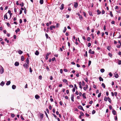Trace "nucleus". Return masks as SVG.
<instances>
[{
    "instance_id": "f3484780",
    "label": "nucleus",
    "mask_w": 121,
    "mask_h": 121,
    "mask_svg": "<svg viewBox=\"0 0 121 121\" xmlns=\"http://www.w3.org/2000/svg\"><path fill=\"white\" fill-rule=\"evenodd\" d=\"M4 84V82L3 81H2L0 83V85L2 86H3Z\"/></svg>"
},
{
    "instance_id": "6ab92c4d",
    "label": "nucleus",
    "mask_w": 121,
    "mask_h": 121,
    "mask_svg": "<svg viewBox=\"0 0 121 121\" xmlns=\"http://www.w3.org/2000/svg\"><path fill=\"white\" fill-rule=\"evenodd\" d=\"M97 12L98 13L97 14L98 15L99 14L101 13V11L98 9L97 10Z\"/></svg>"
},
{
    "instance_id": "a211bd4d",
    "label": "nucleus",
    "mask_w": 121,
    "mask_h": 121,
    "mask_svg": "<svg viewBox=\"0 0 121 121\" xmlns=\"http://www.w3.org/2000/svg\"><path fill=\"white\" fill-rule=\"evenodd\" d=\"M43 114L42 113L40 114V117L42 119L43 117Z\"/></svg>"
},
{
    "instance_id": "7c9ffc66",
    "label": "nucleus",
    "mask_w": 121,
    "mask_h": 121,
    "mask_svg": "<svg viewBox=\"0 0 121 121\" xmlns=\"http://www.w3.org/2000/svg\"><path fill=\"white\" fill-rule=\"evenodd\" d=\"M63 82H64L66 83L67 82V81L66 79H64L63 80Z\"/></svg>"
},
{
    "instance_id": "393cba45",
    "label": "nucleus",
    "mask_w": 121,
    "mask_h": 121,
    "mask_svg": "<svg viewBox=\"0 0 121 121\" xmlns=\"http://www.w3.org/2000/svg\"><path fill=\"white\" fill-rule=\"evenodd\" d=\"M108 100L110 103H111V99L109 97L108 98Z\"/></svg>"
},
{
    "instance_id": "20e7f679",
    "label": "nucleus",
    "mask_w": 121,
    "mask_h": 121,
    "mask_svg": "<svg viewBox=\"0 0 121 121\" xmlns=\"http://www.w3.org/2000/svg\"><path fill=\"white\" fill-rule=\"evenodd\" d=\"M74 97V95L73 94H72L71 95V100L72 102L74 101V99H73Z\"/></svg>"
},
{
    "instance_id": "39448f33",
    "label": "nucleus",
    "mask_w": 121,
    "mask_h": 121,
    "mask_svg": "<svg viewBox=\"0 0 121 121\" xmlns=\"http://www.w3.org/2000/svg\"><path fill=\"white\" fill-rule=\"evenodd\" d=\"M35 98L37 99H38L40 98L39 96L38 95H36L35 96Z\"/></svg>"
},
{
    "instance_id": "a19ab883",
    "label": "nucleus",
    "mask_w": 121,
    "mask_h": 121,
    "mask_svg": "<svg viewBox=\"0 0 121 121\" xmlns=\"http://www.w3.org/2000/svg\"><path fill=\"white\" fill-rule=\"evenodd\" d=\"M101 94V93H99L98 95V98H99L100 97Z\"/></svg>"
},
{
    "instance_id": "ea45409f",
    "label": "nucleus",
    "mask_w": 121,
    "mask_h": 121,
    "mask_svg": "<svg viewBox=\"0 0 121 121\" xmlns=\"http://www.w3.org/2000/svg\"><path fill=\"white\" fill-rule=\"evenodd\" d=\"M95 110H93L92 111V114H95Z\"/></svg>"
},
{
    "instance_id": "0e129e2a",
    "label": "nucleus",
    "mask_w": 121,
    "mask_h": 121,
    "mask_svg": "<svg viewBox=\"0 0 121 121\" xmlns=\"http://www.w3.org/2000/svg\"><path fill=\"white\" fill-rule=\"evenodd\" d=\"M19 22H20V24L21 23H22V20L21 19H20Z\"/></svg>"
},
{
    "instance_id": "423d86ee",
    "label": "nucleus",
    "mask_w": 121,
    "mask_h": 121,
    "mask_svg": "<svg viewBox=\"0 0 121 121\" xmlns=\"http://www.w3.org/2000/svg\"><path fill=\"white\" fill-rule=\"evenodd\" d=\"M55 26H52L50 27V29L51 30H52L53 28H55Z\"/></svg>"
},
{
    "instance_id": "412c9836",
    "label": "nucleus",
    "mask_w": 121,
    "mask_h": 121,
    "mask_svg": "<svg viewBox=\"0 0 121 121\" xmlns=\"http://www.w3.org/2000/svg\"><path fill=\"white\" fill-rule=\"evenodd\" d=\"M99 79L100 81H103V79L101 77H99Z\"/></svg>"
},
{
    "instance_id": "69168bd1",
    "label": "nucleus",
    "mask_w": 121,
    "mask_h": 121,
    "mask_svg": "<svg viewBox=\"0 0 121 121\" xmlns=\"http://www.w3.org/2000/svg\"><path fill=\"white\" fill-rule=\"evenodd\" d=\"M114 94L115 96H116L117 95V92H115L114 93Z\"/></svg>"
},
{
    "instance_id": "6e6d98bb",
    "label": "nucleus",
    "mask_w": 121,
    "mask_h": 121,
    "mask_svg": "<svg viewBox=\"0 0 121 121\" xmlns=\"http://www.w3.org/2000/svg\"><path fill=\"white\" fill-rule=\"evenodd\" d=\"M55 59V57H54L53 58H52V61H54Z\"/></svg>"
},
{
    "instance_id": "5fc2aeb1",
    "label": "nucleus",
    "mask_w": 121,
    "mask_h": 121,
    "mask_svg": "<svg viewBox=\"0 0 121 121\" xmlns=\"http://www.w3.org/2000/svg\"><path fill=\"white\" fill-rule=\"evenodd\" d=\"M52 115H53L54 116L55 118L56 119L57 118V116L55 114H53Z\"/></svg>"
},
{
    "instance_id": "c9c22d12",
    "label": "nucleus",
    "mask_w": 121,
    "mask_h": 121,
    "mask_svg": "<svg viewBox=\"0 0 121 121\" xmlns=\"http://www.w3.org/2000/svg\"><path fill=\"white\" fill-rule=\"evenodd\" d=\"M48 54H47L46 55V58H45V59L46 60H47L48 58Z\"/></svg>"
},
{
    "instance_id": "09e8293b",
    "label": "nucleus",
    "mask_w": 121,
    "mask_h": 121,
    "mask_svg": "<svg viewBox=\"0 0 121 121\" xmlns=\"http://www.w3.org/2000/svg\"><path fill=\"white\" fill-rule=\"evenodd\" d=\"M91 61L89 60L88 62V65L89 66L91 64Z\"/></svg>"
},
{
    "instance_id": "0eeeda50",
    "label": "nucleus",
    "mask_w": 121,
    "mask_h": 121,
    "mask_svg": "<svg viewBox=\"0 0 121 121\" xmlns=\"http://www.w3.org/2000/svg\"><path fill=\"white\" fill-rule=\"evenodd\" d=\"M19 63L17 62H16L15 63L14 65L16 66H18L19 65Z\"/></svg>"
},
{
    "instance_id": "603ef678",
    "label": "nucleus",
    "mask_w": 121,
    "mask_h": 121,
    "mask_svg": "<svg viewBox=\"0 0 121 121\" xmlns=\"http://www.w3.org/2000/svg\"><path fill=\"white\" fill-rule=\"evenodd\" d=\"M117 47L118 48H120V46L119 45H117Z\"/></svg>"
},
{
    "instance_id": "58836bf2",
    "label": "nucleus",
    "mask_w": 121,
    "mask_h": 121,
    "mask_svg": "<svg viewBox=\"0 0 121 121\" xmlns=\"http://www.w3.org/2000/svg\"><path fill=\"white\" fill-rule=\"evenodd\" d=\"M107 49L108 50L110 51V47L109 46H108L107 47Z\"/></svg>"
},
{
    "instance_id": "8fccbe9b",
    "label": "nucleus",
    "mask_w": 121,
    "mask_h": 121,
    "mask_svg": "<svg viewBox=\"0 0 121 121\" xmlns=\"http://www.w3.org/2000/svg\"><path fill=\"white\" fill-rule=\"evenodd\" d=\"M91 45V44L90 43H89L88 44V47H90V46Z\"/></svg>"
},
{
    "instance_id": "774afa93",
    "label": "nucleus",
    "mask_w": 121,
    "mask_h": 121,
    "mask_svg": "<svg viewBox=\"0 0 121 121\" xmlns=\"http://www.w3.org/2000/svg\"><path fill=\"white\" fill-rule=\"evenodd\" d=\"M93 87L95 89H96V86L95 85H93Z\"/></svg>"
},
{
    "instance_id": "9d476101",
    "label": "nucleus",
    "mask_w": 121,
    "mask_h": 121,
    "mask_svg": "<svg viewBox=\"0 0 121 121\" xmlns=\"http://www.w3.org/2000/svg\"><path fill=\"white\" fill-rule=\"evenodd\" d=\"M17 51L18 53L20 54H21L23 53L22 51L20 50H19L18 51Z\"/></svg>"
},
{
    "instance_id": "de8ad7c7",
    "label": "nucleus",
    "mask_w": 121,
    "mask_h": 121,
    "mask_svg": "<svg viewBox=\"0 0 121 121\" xmlns=\"http://www.w3.org/2000/svg\"><path fill=\"white\" fill-rule=\"evenodd\" d=\"M45 36L46 37V38H48V34H47V33H46L45 34Z\"/></svg>"
},
{
    "instance_id": "1a4fd4ad",
    "label": "nucleus",
    "mask_w": 121,
    "mask_h": 121,
    "mask_svg": "<svg viewBox=\"0 0 121 121\" xmlns=\"http://www.w3.org/2000/svg\"><path fill=\"white\" fill-rule=\"evenodd\" d=\"M7 13H6L4 15V20L5 19V18L6 19H8V17L7 16Z\"/></svg>"
},
{
    "instance_id": "c756f323",
    "label": "nucleus",
    "mask_w": 121,
    "mask_h": 121,
    "mask_svg": "<svg viewBox=\"0 0 121 121\" xmlns=\"http://www.w3.org/2000/svg\"><path fill=\"white\" fill-rule=\"evenodd\" d=\"M78 108L81 110L82 109L83 107L81 105H79L78 106Z\"/></svg>"
},
{
    "instance_id": "cd10ccee",
    "label": "nucleus",
    "mask_w": 121,
    "mask_h": 121,
    "mask_svg": "<svg viewBox=\"0 0 121 121\" xmlns=\"http://www.w3.org/2000/svg\"><path fill=\"white\" fill-rule=\"evenodd\" d=\"M20 29L19 28H17V30H15V32L16 33H17L18 32H19L20 31Z\"/></svg>"
},
{
    "instance_id": "5701e85b",
    "label": "nucleus",
    "mask_w": 121,
    "mask_h": 121,
    "mask_svg": "<svg viewBox=\"0 0 121 121\" xmlns=\"http://www.w3.org/2000/svg\"><path fill=\"white\" fill-rule=\"evenodd\" d=\"M102 86L104 88H105V85L103 83H102Z\"/></svg>"
},
{
    "instance_id": "13d9d810",
    "label": "nucleus",
    "mask_w": 121,
    "mask_h": 121,
    "mask_svg": "<svg viewBox=\"0 0 121 121\" xmlns=\"http://www.w3.org/2000/svg\"><path fill=\"white\" fill-rule=\"evenodd\" d=\"M46 69L47 70H48V71H49V69L48 68V66H47L46 67Z\"/></svg>"
},
{
    "instance_id": "2eb2a0df",
    "label": "nucleus",
    "mask_w": 121,
    "mask_h": 121,
    "mask_svg": "<svg viewBox=\"0 0 121 121\" xmlns=\"http://www.w3.org/2000/svg\"><path fill=\"white\" fill-rule=\"evenodd\" d=\"M78 6V4L77 3H76L74 5V7L76 8H77Z\"/></svg>"
},
{
    "instance_id": "680f3d73",
    "label": "nucleus",
    "mask_w": 121,
    "mask_h": 121,
    "mask_svg": "<svg viewBox=\"0 0 121 121\" xmlns=\"http://www.w3.org/2000/svg\"><path fill=\"white\" fill-rule=\"evenodd\" d=\"M79 18L81 20V19H82L83 17L81 15L79 17Z\"/></svg>"
},
{
    "instance_id": "f8f14e48",
    "label": "nucleus",
    "mask_w": 121,
    "mask_h": 121,
    "mask_svg": "<svg viewBox=\"0 0 121 121\" xmlns=\"http://www.w3.org/2000/svg\"><path fill=\"white\" fill-rule=\"evenodd\" d=\"M64 8V4H62L61 5V8H60V9L62 10Z\"/></svg>"
},
{
    "instance_id": "c03bdc74",
    "label": "nucleus",
    "mask_w": 121,
    "mask_h": 121,
    "mask_svg": "<svg viewBox=\"0 0 121 121\" xmlns=\"http://www.w3.org/2000/svg\"><path fill=\"white\" fill-rule=\"evenodd\" d=\"M109 75L110 77H112V74L111 72H110L109 73Z\"/></svg>"
},
{
    "instance_id": "37998d69",
    "label": "nucleus",
    "mask_w": 121,
    "mask_h": 121,
    "mask_svg": "<svg viewBox=\"0 0 121 121\" xmlns=\"http://www.w3.org/2000/svg\"><path fill=\"white\" fill-rule=\"evenodd\" d=\"M39 78L40 80H41L42 78V76L41 75L39 76Z\"/></svg>"
},
{
    "instance_id": "a18cd8bd",
    "label": "nucleus",
    "mask_w": 121,
    "mask_h": 121,
    "mask_svg": "<svg viewBox=\"0 0 121 121\" xmlns=\"http://www.w3.org/2000/svg\"><path fill=\"white\" fill-rule=\"evenodd\" d=\"M84 56H86L87 57V51H86L85 52V54L84 55Z\"/></svg>"
},
{
    "instance_id": "a878e982",
    "label": "nucleus",
    "mask_w": 121,
    "mask_h": 121,
    "mask_svg": "<svg viewBox=\"0 0 121 121\" xmlns=\"http://www.w3.org/2000/svg\"><path fill=\"white\" fill-rule=\"evenodd\" d=\"M43 0H40V3L41 4H42L43 3Z\"/></svg>"
},
{
    "instance_id": "49530a36",
    "label": "nucleus",
    "mask_w": 121,
    "mask_h": 121,
    "mask_svg": "<svg viewBox=\"0 0 121 121\" xmlns=\"http://www.w3.org/2000/svg\"><path fill=\"white\" fill-rule=\"evenodd\" d=\"M32 69L31 67L30 68V73H32Z\"/></svg>"
},
{
    "instance_id": "e433bc0d",
    "label": "nucleus",
    "mask_w": 121,
    "mask_h": 121,
    "mask_svg": "<svg viewBox=\"0 0 121 121\" xmlns=\"http://www.w3.org/2000/svg\"><path fill=\"white\" fill-rule=\"evenodd\" d=\"M80 115L82 116H83L84 115V113H83L82 112H80Z\"/></svg>"
},
{
    "instance_id": "4be33fe9",
    "label": "nucleus",
    "mask_w": 121,
    "mask_h": 121,
    "mask_svg": "<svg viewBox=\"0 0 121 121\" xmlns=\"http://www.w3.org/2000/svg\"><path fill=\"white\" fill-rule=\"evenodd\" d=\"M67 29L66 27H65L64 28V30H63V32L64 33H65L66 30Z\"/></svg>"
},
{
    "instance_id": "72a5a7b5",
    "label": "nucleus",
    "mask_w": 121,
    "mask_h": 121,
    "mask_svg": "<svg viewBox=\"0 0 121 121\" xmlns=\"http://www.w3.org/2000/svg\"><path fill=\"white\" fill-rule=\"evenodd\" d=\"M108 99V98L106 96L104 97V100L105 101H106Z\"/></svg>"
},
{
    "instance_id": "052dcab7",
    "label": "nucleus",
    "mask_w": 121,
    "mask_h": 121,
    "mask_svg": "<svg viewBox=\"0 0 121 121\" xmlns=\"http://www.w3.org/2000/svg\"><path fill=\"white\" fill-rule=\"evenodd\" d=\"M74 88H75L76 89H77V87L76 85V84H75L74 85Z\"/></svg>"
},
{
    "instance_id": "f03ea898",
    "label": "nucleus",
    "mask_w": 121,
    "mask_h": 121,
    "mask_svg": "<svg viewBox=\"0 0 121 121\" xmlns=\"http://www.w3.org/2000/svg\"><path fill=\"white\" fill-rule=\"evenodd\" d=\"M89 53L91 54H94L95 52L94 51H92L91 49H90L89 51Z\"/></svg>"
},
{
    "instance_id": "3c124183",
    "label": "nucleus",
    "mask_w": 121,
    "mask_h": 121,
    "mask_svg": "<svg viewBox=\"0 0 121 121\" xmlns=\"http://www.w3.org/2000/svg\"><path fill=\"white\" fill-rule=\"evenodd\" d=\"M83 89L85 91H86V89L87 88V87H83Z\"/></svg>"
},
{
    "instance_id": "2f4dec72",
    "label": "nucleus",
    "mask_w": 121,
    "mask_h": 121,
    "mask_svg": "<svg viewBox=\"0 0 121 121\" xmlns=\"http://www.w3.org/2000/svg\"><path fill=\"white\" fill-rule=\"evenodd\" d=\"M118 77H119V75L117 74H116L115 75V77L116 78H118Z\"/></svg>"
},
{
    "instance_id": "bf43d9fd",
    "label": "nucleus",
    "mask_w": 121,
    "mask_h": 121,
    "mask_svg": "<svg viewBox=\"0 0 121 121\" xmlns=\"http://www.w3.org/2000/svg\"><path fill=\"white\" fill-rule=\"evenodd\" d=\"M83 14L84 15V16L85 17H86V15L85 13L84 12H83Z\"/></svg>"
},
{
    "instance_id": "864d4df0",
    "label": "nucleus",
    "mask_w": 121,
    "mask_h": 121,
    "mask_svg": "<svg viewBox=\"0 0 121 121\" xmlns=\"http://www.w3.org/2000/svg\"><path fill=\"white\" fill-rule=\"evenodd\" d=\"M118 64L119 65H120L121 64V60H119V62L118 63Z\"/></svg>"
},
{
    "instance_id": "473e14b6",
    "label": "nucleus",
    "mask_w": 121,
    "mask_h": 121,
    "mask_svg": "<svg viewBox=\"0 0 121 121\" xmlns=\"http://www.w3.org/2000/svg\"><path fill=\"white\" fill-rule=\"evenodd\" d=\"M110 14L112 17H113V16L112 13V12L111 11L110 12Z\"/></svg>"
},
{
    "instance_id": "dca6fc26",
    "label": "nucleus",
    "mask_w": 121,
    "mask_h": 121,
    "mask_svg": "<svg viewBox=\"0 0 121 121\" xmlns=\"http://www.w3.org/2000/svg\"><path fill=\"white\" fill-rule=\"evenodd\" d=\"M12 88L13 89H15L16 88V86L14 85H13L12 86Z\"/></svg>"
},
{
    "instance_id": "ddd939ff",
    "label": "nucleus",
    "mask_w": 121,
    "mask_h": 121,
    "mask_svg": "<svg viewBox=\"0 0 121 121\" xmlns=\"http://www.w3.org/2000/svg\"><path fill=\"white\" fill-rule=\"evenodd\" d=\"M39 53V52L37 50L36 51L35 53V54L37 56H38Z\"/></svg>"
},
{
    "instance_id": "e2e57ef3",
    "label": "nucleus",
    "mask_w": 121,
    "mask_h": 121,
    "mask_svg": "<svg viewBox=\"0 0 121 121\" xmlns=\"http://www.w3.org/2000/svg\"><path fill=\"white\" fill-rule=\"evenodd\" d=\"M78 94H79L78 92V91H76V93H75V94L77 95H78Z\"/></svg>"
},
{
    "instance_id": "338daca9",
    "label": "nucleus",
    "mask_w": 121,
    "mask_h": 121,
    "mask_svg": "<svg viewBox=\"0 0 121 121\" xmlns=\"http://www.w3.org/2000/svg\"><path fill=\"white\" fill-rule=\"evenodd\" d=\"M109 109H110V110H111L112 108V106L111 105H110L109 106Z\"/></svg>"
},
{
    "instance_id": "c85d7f7f",
    "label": "nucleus",
    "mask_w": 121,
    "mask_h": 121,
    "mask_svg": "<svg viewBox=\"0 0 121 121\" xmlns=\"http://www.w3.org/2000/svg\"><path fill=\"white\" fill-rule=\"evenodd\" d=\"M21 6V7H23L24 5V3L23 2H22V4H19Z\"/></svg>"
},
{
    "instance_id": "7ed1b4c3",
    "label": "nucleus",
    "mask_w": 121,
    "mask_h": 121,
    "mask_svg": "<svg viewBox=\"0 0 121 121\" xmlns=\"http://www.w3.org/2000/svg\"><path fill=\"white\" fill-rule=\"evenodd\" d=\"M28 65L26 63H25L23 64V66L25 67L27 69L28 67Z\"/></svg>"
},
{
    "instance_id": "4d7b16f0",
    "label": "nucleus",
    "mask_w": 121,
    "mask_h": 121,
    "mask_svg": "<svg viewBox=\"0 0 121 121\" xmlns=\"http://www.w3.org/2000/svg\"><path fill=\"white\" fill-rule=\"evenodd\" d=\"M85 85V83L84 81H83L82 82V86H84Z\"/></svg>"
},
{
    "instance_id": "6e6552de",
    "label": "nucleus",
    "mask_w": 121,
    "mask_h": 121,
    "mask_svg": "<svg viewBox=\"0 0 121 121\" xmlns=\"http://www.w3.org/2000/svg\"><path fill=\"white\" fill-rule=\"evenodd\" d=\"M26 62L27 63V65H28L29 64V60L28 58H27L26 60Z\"/></svg>"
},
{
    "instance_id": "79ce46f5",
    "label": "nucleus",
    "mask_w": 121,
    "mask_h": 121,
    "mask_svg": "<svg viewBox=\"0 0 121 121\" xmlns=\"http://www.w3.org/2000/svg\"><path fill=\"white\" fill-rule=\"evenodd\" d=\"M89 14L90 16H93V15L92 14V13L91 12H89Z\"/></svg>"
},
{
    "instance_id": "bb28decb",
    "label": "nucleus",
    "mask_w": 121,
    "mask_h": 121,
    "mask_svg": "<svg viewBox=\"0 0 121 121\" xmlns=\"http://www.w3.org/2000/svg\"><path fill=\"white\" fill-rule=\"evenodd\" d=\"M24 57L23 56H22L21 57V60L22 61H24Z\"/></svg>"
},
{
    "instance_id": "b1692460",
    "label": "nucleus",
    "mask_w": 121,
    "mask_h": 121,
    "mask_svg": "<svg viewBox=\"0 0 121 121\" xmlns=\"http://www.w3.org/2000/svg\"><path fill=\"white\" fill-rule=\"evenodd\" d=\"M100 71L101 73H103L104 72L105 70L104 69H101Z\"/></svg>"
},
{
    "instance_id": "4c0bfd02",
    "label": "nucleus",
    "mask_w": 121,
    "mask_h": 121,
    "mask_svg": "<svg viewBox=\"0 0 121 121\" xmlns=\"http://www.w3.org/2000/svg\"><path fill=\"white\" fill-rule=\"evenodd\" d=\"M108 55L110 57H112V55L111 53H108Z\"/></svg>"
},
{
    "instance_id": "4468645a",
    "label": "nucleus",
    "mask_w": 121,
    "mask_h": 121,
    "mask_svg": "<svg viewBox=\"0 0 121 121\" xmlns=\"http://www.w3.org/2000/svg\"><path fill=\"white\" fill-rule=\"evenodd\" d=\"M112 113L114 115H116L117 114L116 111L115 110H113L112 111Z\"/></svg>"
},
{
    "instance_id": "f257e3e1",
    "label": "nucleus",
    "mask_w": 121,
    "mask_h": 121,
    "mask_svg": "<svg viewBox=\"0 0 121 121\" xmlns=\"http://www.w3.org/2000/svg\"><path fill=\"white\" fill-rule=\"evenodd\" d=\"M0 72L1 74H2L4 72V69L1 66V67L0 68Z\"/></svg>"
},
{
    "instance_id": "f704fd0d",
    "label": "nucleus",
    "mask_w": 121,
    "mask_h": 121,
    "mask_svg": "<svg viewBox=\"0 0 121 121\" xmlns=\"http://www.w3.org/2000/svg\"><path fill=\"white\" fill-rule=\"evenodd\" d=\"M60 24L59 23H57L56 25V28H58L59 27Z\"/></svg>"
},
{
    "instance_id": "9b49d317",
    "label": "nucleus",
    "mask_w": 121,
    "mask_h": 121,
    "mask_svg": "<svg viewBox=\"0 0 121 121\" xmlns=\"http://www.w3.org/2000/svg\"><path fill=\"white\" fill-rule=\"evenodd\" d=\"M11 83V82L10 81H7L6 84L7 85H9Z\"/></svg>"
},
{
    "instance_id": "aec40b11",
    "label": "nucleus",
    "mask_w": 121,
    "mask_h": 121,
    "mask_svg": "<svg viewBox=\"0 0 121 121\" xmlns=\"http://www.w3.org/2000/svg\"><path fill=\"white\" fill-rule=\"evenodd\" d=\"M86 94L85 93H83L82 94V96L84 99H86V97L85 96Z\"/></svg>"
}]
</instances>
